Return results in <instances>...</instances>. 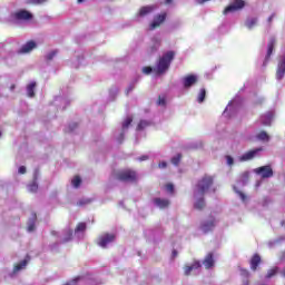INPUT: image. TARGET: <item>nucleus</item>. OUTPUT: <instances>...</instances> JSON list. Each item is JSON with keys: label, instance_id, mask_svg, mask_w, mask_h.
Wrapping results in <instances>:
<instances>
[{"label": "nucleus", "instance_id": "f257e3e1", "mask_svg": "<svg viewBox=\"0 0 285 285\" xmlns=\"http://www.w3.org/2000/svg\"><path fill=\"white\" fill-rule=\"evenodd\" d=\"M115 179H117L118 181L137 184L139 177L137 176V171L135 169L127 168V169L118 170L115 174Z\"/></svg>", "mask_w": 285, "mask_h": 285}, {"label": "nucleus", "instance_id": "f03ea898", "mask_svg": "<svg viewBox=\"0 0 285 285\" xmlns=\"http://www.w3.org/2000/svg\"><path fill=\"white\" fill-rule=\"evenodd\" d=\"M173 59H175V51H167L159 58L156 72L157 75H164L168 68H170V63H173Z\"/></svg>", "mask_w": 285, "mask_h": 285}, {"label": "nucleus", "instance_id": "7ed1b4c3", "mask_svg": "<svg viewBox=\"0 0 285 285\" xmlns=\"http://www.w3.org/2000/svg\"><path fill=\"white\" fill-rule=\"evenodd\" d=\"M215 184V178L213 176L205 175L202 179L198 180L196 185L197 195L204 197L206 193L210 191Z\"/></svg>", "mask_w": 285, "mask_h": 285}, {"label": "nucleus", "instance_id": "20e7f679", "mask_svg": "<svg viewBox=\"0 0 285 285\" xmlns=\"http://www.w3.org/2000/svg\"><path fill=\"white\" fill-rule=\"evenodd\" d=\"M246 2L244 0H234L224 9L223 14H229V12H238V10H244Z\"/></svg>", "mask_w": 285, "mask_h": 285}, {"label": "nucleus", "instance_id": "39448f33", "mask_svg": "<svg viewBox=\"0 0 285 285\" xmlns=\"http://www.w3.org/2000/svg\"><path fill=\"white\" fill-rule=\"evenodd\" d=\"M264 151V147H257L252 150H248L247 153L243 154L239 157V161H250L255 159V157H259V154Z\"/></svg>", "mask_w": 285, "mask_h": 285}, {"label": "nucleus", "instance_id": "423d86ee", "mask_svg": "<svg viewBox=\"0 0 285 285\" xmlns=\"http://www.w3.org/2000/svg\"><path fill=\"white\" fill-rule=\"evenodd\" d=\"M185 277H190L193 271L202 269V261L194 259L190 265H185L183 267Z\"/></svg>", "mask_w": 285, "mask_h": 285}, {"label": "nucleus", "instance_id": "0eeeda50", "mask_svg": "<svg viewBox=\"0 0 285 285\" xmlns=\"http://www.w3.org/2000/svg\"><path fill=\"white\" fill-rule=\"evenodd\" d=\"M256 175H261L262 179H269L273 177V167L271 165L258 167L254 170Z\"/></svg>", "mask_w": 285, "mask_h": 285}, {"label": "nucleus", "instance_id": "6e6552de", "mask_svg": "<svg viewBox=\"0 0 285 285\" xmlns=\"http://www.w3.org/2000/svg\"><path fill=\"white\" fill-rule=\"evenodd\" d=\"M215 226L216 219L214 216H210L208 220H204L200 224V230H203V233H213V230H215Z\"/></svg>", "mask_w": 285, "mask_h": 285}, {"label": "nucleus", "instance_id": "1a4fd4ad", "mask_svg": "<svg viewBox=\"0 0 285 285\" xmlns=\"http://www.w3.org/2000/svg\"><path fill=\"white\" fill-rule=\"evenodd\" d=\"M275 43H277V40H275V38H271L269 42L267 45V53H266L265 60L263 62V68H266V66H268V61H271V56L273 55V51L275 50Z\"/></svg>", "mask_w": 285, "mask_h": 285}, {"label": "nucleus", "instance_id": "9d476101", "mask_svg": "<svg viewBox=\"0 0 285 285\" xmlns=\"http://www.w3.org/2000/svg\"><path fill=\"white\" fill-rule=\"evenodd\" d=\"M115 239H116L115 234H105L102 236H99L98 246H100L101 248H106V246H108V244H112Z\"/></svg>", "mask_w": 285, "mask_h": 285}, {"label": "nucleus", "instance_id": "9b49d317", "mask_svg": "<svg viewBox=\"0 0 285 285\" xmlns=\"http://www.w3.org/2000/svg\"><path fill=\"white\" fill-rule=\"evenodd\" d=\"M203 266H205L206 271H210V268H215V254L209 252L205 258L203 259Z\"/></svg>", "mask_w": 285, "mask_h": 285}, {"label": "nucleus", "instance_id": "f8f14e48", "mask_svg": "<svg viewBox=\"0 0 285 285\" xmlns=\"http://www.w3.org/2000/svg\"><path fill=\"white\" fill-rule=\"evenodd\" d=\"M166 12L157 14L154 18V21L149 24V30H157V28H159V26H161V23H164V21H166Z\"/></svg>", "mask_w": 285, "mask_h": 285}, {"label": "nucleus", "instance_id": "ddd939ff", "mask_svg": "<svg viewBox=\"0 0 285 285\" xmlns=\"http://www.w3.org/2000/svg\"><path fill=\"white\" fill-rule=\"evenodd\" d=\"M284 77H285V56L279 59L277 69H276V79L278 81H282Z\"/></svg>", "mask_w": 285, "mask_h": 285}, {"label": "nucleus", "instance_id": "4468645a", "mask_svg": "<svg viewBox=\"0 0 285 285\" xmlns=\"http://www.w3.org/2000/svg\"><path fill=\"white\" fill-rule=\"evenodd\" d=\"M198 78L195 75H187L185 78H183V85L184 88L188 89V88H193V86H195V83H197Z\"/></svg>", "mask_w": 285, "mask_h": 285}, {"label": "nucleus", "instance_id": "2eb2a0df", "mask_svg": "<svg viewBox=\"0 0 285 285\" xmlns=\"http://www.w3.org/2000/svg\"><path fill=\"white\" fill-rule=\"evenodd\" d=\"M14 19L18 21H30V19H32V13L28 10H20L14 13Z\"/></svg>", "mask_w": 285, "mask_h": 285}, {"label": "nucleus", "instance_id": "dca6fc26", "mask_svg": "<svg viewBox=\"0 0 285 285\" xmlns=\"http://www.w3.org/2000/svg\"><path fill=\"white\" fill-rule=\"evenodd\" d=\"M259 264H262V256H259V254H254L249 261L250 271H257Z\"/></svg>", "mask_w": 285, "mask_h": 285}, {"label": "nucleus", "instance_id": "f3484780", "mask_svg": "<svg viewBox=\"0 0 285 285\" xmlns=\"http://www.w3.org/2000/svg\"><path fill=\"white\" fill-rule=\"evenodd\" d=\"M35 48H37V43L35 41L30 40L20 48L19 53L26 55L28 52H32V50H35Z\"/></svg>", "mask_w": 285, "mask_h": 285}, {"label": "nucleus", "instance_id": "a211bd4d", "mask_svg": "<svg viewBox=\"0 0 285 285\" xmlns=\"http://www.w3.org/2000/svg\"><path fill=\"white\" fill-rule=\"evenodd\" d=\"M153 203L155 204V206H157V208H160L161 210L170 206V200L166 198H154Z\"/></svg>", "mask_w": 285, "mask_h": 285}, {"label": "nucleus", "instance_id": "6ab92c4d", "mask_svg": "<svg viewBox=\"0 0 285 285\" xmlns=\"http://www.w3.org/2000/svg\"><path fill=\"white\" fill-rule=\"evenodd\" d=\"M155 11V6H145L139 9L138 17H147Z\"/></svg>", "mask_w": 285, "mask_h": 285}, {"label": "nucleus", "instance_id": "aec40b11", "mask_svg": "<svg viewBox=\"0 0 285 285\" xmlns=\"http://www.w3.org/2000/svg\"><path fill=\"white\" fill-rule=\"evenodd\" d=\"M273 112L268 111L267 114L261 116V122L263 124V126H271V122L273 121Z\"/></svg>", "mask_w": 285, "mask_h": 285}, {"label": "nucleus", "instance_id": "412c9836", "mask_svg": "<svg viewBox=\"0 0 285 285\" xmlns=\"http://www.w3.org/2000/svg\"><path fill=\"white\" fill-rule=\"evenodd\" d=\"M30 259V256H27L26 259L21 261L20 263L16 264L13 267V273H19V271H23L26 266H28V262Z\"/></svg>", "mask_w": 285, "mask_h": 285}, {"label": "nucleus", "instance_id": "4be33fe9", "mask_svg": "<svg viewBox=\"0 0 285 285\" xmlns=\"http://www.w3.org/2000/svg\"><path fill=\"white\" fill-rule=\"evenodd\" d=\"M256 139H258V141H271V136H268L265 130H262L256 135Z\"/></svg>", "mask_w": 285, "mask_h": 285}, {"label": "nucleus", "instance_id": "5701e85b", "mask_svg": "<svg viewBox=\"0 0 285 285\" xmlns=\"http://www.w3.org/2000/svg\"><path fill=\"white\" fill-rule=\"evenodd\" d=\"M148 126H153V121H150V120H140L136 130H145V128H148Z\"/></svg>", "mask_w": 285, "mask_h": 285}, {"label": "nucleus", "instance_id": "b1692460", "mask_svg": "<svg viewBox=\"0 0 285 285\" xmlns=\"http://www.w3.org/2000/svg\"><path fill=\"white\" fill-rule=\"evenodd\" d=\"M245 26L246 28H248L249 30L255 28V26H257V18H250V19H247L245 21Z\"/></svg>", "mask_w": 285, "mask_h": 285}, {"label": "nucleus", "instance_id": "393cba45", "mask_svg": "<svg viewBox=\"0 0 285 285\" xmlns=\"http://www.w3.org/2000/svg\"><path fill=\"white\" fill-rule=\"evenodd\" d=\"M35 88H37V82H31L27 87L28 97H35Z\"/></svg>", "mask_w": 285, "mask_h": 285}, {"label": "nucleus", "instance_id": "a878e982", "mask_svg": "<svg viewBox=\"0 0 285 285\" xmlns=\"http://www.w3.org/2000/svg\"><path fill=\"white\" fill-rule=\"evenodd\" d=\"M206 206V202L204 200V198H199L195 205L194 208H196V210H203V208Z\"/></svg>", "mask_w": 285, "mask_h": 285}, {"label": "nucleus", "instance_id": "bb28decb", "mask_svg": "<svg viewBox=\"0 0 285 285\" xmlns=\"http://www.w3.org/2000/svg\"><path fill=\"white\" fill-rule=\"evenodd\" d=\"M181 154H177L176 156H174L170 161L173 164V166H179V164H181Z\"/></svg>", "mask_w": 285, "mask_h": 285}, {"label": "nucleus", "instance_id": "cd10ccee", "mask_svg": "<svg viewBox=\"0 0 285 285\" xmlns=\"http://www.w3.org/2000/svg\"><path fill=\"white\" fill-rule=\"evenodd\" d=\"M205 99H206V90L203 88L198 94L197 101L198 104H204Z\"/></svg>", "mask_w": 285, "mask_h": 285}, {"label": "nucleus", "instance_id": "c85d7f7f", "mask_svg": "<svg viewBox=\"0 0 285 285\" xmlns=\"http://www.w3.org/2000/svg\"><path fill=\"white\" fill-rule=\"evenodd\" d=\"M71 184L73 188H79V186H81V177L75 176L73 179L71 180Z\"/></svg>", "mask_w": 285, "mask_h": 285}, {"label": "nucleus", "instance_id": "c756f323", "mask_svg": "<svg viewBox=\"0 0 285 285\" xmlns=\"http://www.w3.org/2000/svg\"><path fill=\"white\" fill-rule=\"evenodd\" d=\"M277 271H279V268H277V267H274V268L269 269L267 272L266 278L271 279V277H275V275H277Z\"/></svg>", "mask_w": 285, "mask_h": 285}, {"label": "nucleus", "instance_id": "7c9ffc66", "mask_svg": "<svg viewBox=\"0 0 285 285\" xmlns=\"http://www.w3.org/2000/svg\"><path fill=\"white\" fill-rule=\"evenodd\" d=\"M87 204H92V199L82 198V199L78 200L77 206H87Z\"/></svg>", "mask_w": 285, "mask_h": 285}, {"label": "nucleus", "instance_id": "2f4dec72", "mask_svg": "<svg viewBox=\"0 0 285 285\" xmlns=\"http://www.w3.org/2000/svg\"><path fill=\"white\" fill-rule=\"evenodd\" d=\"M87 226L86 223H78V225L76 226L75 232L76 233H83V230H86Z\"/></svg>", "mask_w": 285, "mask_h": 285}, {"label": "nucleus", "instance_id": "473e14b6", "mask_svg": "<svg viewBox=\"0 0 285 285\" xmlns=\"http://www.w3.org/2000/svg\"><path fill=\"white\" fill-rule=\"evenodd\" d=\"M130 124H132V117H127L122 122V129L126 130V128H129Z\"/></svg>", "mask_w": 285, "mask_h": 285}, {"label": "nucleus", "instance_id": "72a5a7b5", "mask_svg": "<svg viewBox=\"0 0 285 285\" xmlns=\"http://www.w3.org/2000/svg\"><path fill=\"white\" fill-rule=\"evenodd\" d=\"M240 276L248 279V277H250V272H248L246 268H240Z\"/></svg>", "mask_w": 285, "mask_h": 285}, {"label": "nucleus", "instance_id": "f704fd0d", "mask_svg": "<svg viewBox=\"0 0 285 285\" xmlns=\"http://www.w3.org/2000/svg\"><path fill=\"white\" fill-rule=\"evenodd\" d=\"M37 190H39V185H37V183L29 185V193H37Z\"/></svg>", "mask_w": 285, "mask_h": 285}, {"label": "nucleus", "instance_id": "c9c22d12", "mask_svg": "<svg viewBox=\"0 0 285 285\" xmlns=\"http://www.w3.org/2000/svg\"><path fill=\"white\" fill-rule=\"evenodd\" d=\"M48 0H28V3H32L33 6H39L41 3H46Z\"/></svg>", "mask_w": 285, "mask_h": 285}, {"label": "nucleus", "instance_id": "e433bc0d", "mask_svg": "<svg viewBox=\"0 0 285 285\" xmlns=\"http://www.w3.org/2000/svg\"><path fill=\"white\" fill-rule=\"evenodd\" d=\"M165 188H166L167 193H171V194L175 193V185H173L170 183L167 184Z\"/></svg>", "mask_w": 285, "mask_h": 285}, {"label": "nucleus", "instance_id": "4c0bfd02", "mask_svg": "<svg viewBox=\"0 0 285 285\" xmlns=\"http://www.w3.org/2000/svg\"><path fill=\"white\" fill-rule=\"evenodd\" d=\"M57 56V51H51L50 53L47 55V61H52L55 57Z\"/></svg>", "mask_w": 285, "mask_h": 285}, {"label": "nucleus", "instance_id": "58836bf2", "mask_svg": "<svg viewBox=\"0 0 285 285\" xmlns=\"http://www.w3.org/2000/svg\"><path fill=\"white\" fill-rule=\"evenodd\" d=\"M158 106H166V98L165 97H161V96L158 97Z\"/></svg>", "mask_w": 285, "mask_h": 285}, {"label": "nucleus", "instance_id": "ea45409f", "mask_svg": "<svg viewBox=\"0 0 285 285\" xmlns=\"http://www.w3.org/2000/svg\"><path fill=\"white\" fill-rule=\"evenodd\" d=\"M142 72H144L145 75H150V73L153 72V67H144V68H142Z\"/></svg>", "mask_w": 285, "mask_h": 285}, {"label": "nucleus", "instance_id": "a19ab883", "mask_svg": "<svg viewBox=\"0 0 285 285\" xmlns=\"http://www.w3.org/2000/svg\"><path fill=\"white\" fill-rule=\"evenodd\" d=\"M228 166H233L235 164V159L232 156H226Z\"/></svg>", "mask_w": 285, "mask_h": 285}, {"label": "nucleus", "instance_id": "79ce46f5", "mask_svg": "<svg viewBox=\"0 0 285 285\" xmlns=\"http://www.w3.org/2000/svg\"><path fill=\"white\" fill-rule=\"evenodd\" d=\"M36 226L35 223H30L27 227L28 233H32L35 230Z\"/></svg>", "mask_w": 285, "mask_h": 285}, {"label": "nucleus", "instance_id": "37998d69", "mask_svg": "<svg viewBox=\"0 0 285 285\" xmlns=\"http://www.w3.org/2000/svg\"><path fill=\"white\" fill-rule=\"evenodd\" d=\"M26 166H20L19 167V169H18V173L20 174V175H26Z\"/></svg>", "mask_w": 285, "mask_h": 285}, {"label": "nucleus", "instance_id": "c03bdc74", "mask_svg": "<svg viewBox=\"0 0 285 285\" xmlns=\"http://www.w3.org/2000/svg\"><path fill=\"white\" fill-rule=\"evenodd\" d=\"M148 159H149L148 155H144L138 158V161H148Z\"/></svg>", "mask_w": 285, "mask_h": 285}, {"label": "nucleus", "instance_id": "a18cd8bd", "mask_svg": "<svg viewBox=\"0 0 285 285\" xmlns=\"http://www.w3.org/2000/svg\"><path fill=\"white\" fill-rule=\"evenodd\" d=\"M158 167L159 168H168V163L161 161V163L158 164Z\"/></svg>", "mask_w": 285, "mask_h": 285}, {"label": "nucleus", "instance_id": "49530a36", "mask_svg": "<svg viewBox=\"0 0 285 285\" xmlns=\"http://www.w3.org/2000/svg\"><path fill=\"white\" fill-rule=\"evenodd\" d=\"M132 90H135V85H130V86L127 88V95H129L130 92H132Z\"/></svg>", "mask_w": 285, "mask_h": 285}, {"label": "nucleus", "instance_id": "de8ad7c7", "mask_svg": "<svg viewBox=\"0 0 285 285\" xmlns=\"http://www.w3.org/2000/svg\"><path fill=\"white\" fill-rule=\"evenodd\" d=\"M77 122H73L72 125H70L69 126V132H72V130L75 129V128H77Z\"/></svg>", "mask_w": 285, "mask_h": 285}, {"label": "nucleus", "instance_id": "09e8293b", "mask_svg": "<svg viewBox=\"0 0 285 285\" xmlns=\"http://www.w3.org/2000/svg\"><path fill=\"white\" fill-rule=\"evenodd\" d=\"M250 177V174L248 171H245L243 174V179H248Z\"/></svg>", "mask_w": 285, "mask_h": 285}, {"label": "nucleus", "instance_id": "8fccbe9b", "mask_svg": "<svg viewBox=\"0 0 285 285\" xmlns=\"http://www.w3.org/2000/svg\"><path fill=\"white\" fill-rule=\"evenodd\" d=\"M273 19H275V13H273V14L267 19L268 23H273Z\"/></svg>", "mask_w": 285, "mask_h": 285}, {"label": "nucleus", "instance_id": "3c124183", "mask_svg": "<svg viewBox=\"0 0 285 285\" xmlns=\"http://www.w3.org/2000/svg\"><path fill=\"white\" fill-rule=\"evenodd\" d=\"M177 255H178L177 249H174V250L171 252V257L175 259V257H177Z\"/></svg>", "mask_w": 285, "mask_h": 285}, {"label": "nucleus", "instance_id": "603ef678", "mask_svg": "<svg viewBox=\"0 0 285 285\" xmlns=\"http://www.w3.org/2000/svg\"><path fill=\"white\" fill-rule=\"evenodd\" d=\"M121 141H124V132L120 134L119 144H121Z\"/></svg>", "mask_w": 285, "mask_h": 285}, {"label": "nucleus", "instance_id": "864d4df0", "mask_svg": "<svg viewBox=\"0 0 285 285\" xmlns=\"http://www.w3.org/2000/svg\"><path fill=\"white\" fill-rule=\"evenodd\" d=\"M206 1H210V0H198V3H206Z\"/></svg>", "mask_w": 285, "mask_h": 285}, {"label": "nucleus", "instance_id": "5fc2aeb1", "mask_svg": "<svg viewBox=\"0 0 285 285\" xmlns=\"http://www.w3.org/2000/svg\"><path fill=\"white\" fill-rule=\"evenodd\" d=\"M151 52H157V47H151Z\"/></svg>", "mask_w": 285, "mask_h": 285}, {"label": "nucleus", "instance_id": "6e6d98bb", "mask_svg": "<svg viewBox=\"0 0 285 285\" xmlns=\"http://www.w3.org/2000/svg\"><path fill=\"white\" fill-rule=\"evenodd\" d=\"M165 3H173V0H165Z\"/></svg>", "mask_w": 285, "mask_h": 285}, {"label": "nucleus", "instance_id": "4d7b16f0", "mask_svg": "<svg viewBox=\"0 0 285 285\" xmlns=\"http://www.w3.org/2000/svg\"><path fill=\"white\" fill-rule=\"evenodd\" d=\"M86 0H77V3H83Z\"/></svg>", "mask_w": 285, "mask_h": 285}, {"label": "nucleus", "instance_id": "13d9d810", "mask_svg": "<svg viewBox=\"0 0 285 285\" xmlns=\"http://www.w3.org/2000/svg\"><path fill=\"white\" fill-rule=\"evenodd\" d=\"M11 90H14V85L11 86Z\"/></svg>", "mask_w": 285, "mask_h": 285}, {"label": "nucleus", "instance_id": "bf43d9fd", "mask_svg": "<svg viewBox=\"0 0 285 285\" xmlns=\"http://www.w3.org/2000/svg\"><path fill=\"white\" fill-rule=\"evenodd\" d=\"M240 197L244 199V197H246V196H244V194H240Z\"/></svg>", "mask_w": 285, "mask_h": 285}, {"label": "nucleus", "instance_id": "052dcab7", "mask_svg": "<svg viewBox=\"0 0 285 285\" xmlns=\"http://www.w3.org/2000/svg\"><path fill=\"white\" fill-rule=\"evenodd\" d=\"M35 219H37V214L33 215Z\"/></svg>", "mask_w": 285, "mask_h": 285}, {"label": "nucleus", "instance_id": "680f3d73", "mask_svg": "<svg viewBox=\"0 0 285 285\" xmlns=\"http://www.w3.org/2000/svg\"><path fill=\"white\" fill-rule=\"evenodd\" d=\"M69 236L72 237V232H70Z\"/></svg>", "mask_w": 285, "mask_h": 285}, {"label": "nucleus", "instance_id": "e2e57ef3", "mask_svg": "<svg viewBox=\"0 0 285 285\" xmlns=\"http://www.w3.org/2000/svg\"><path fill=\"white\" fill-rule=\"evenodd\" d=\"M65 242H68V239H65Z\"/></svg>", "mask_w": 285, "mask_h": 285}, {"label": "nucleus", "instance_id": "0e129e2a", "mask_svg": "<svg viewBox=\"0 0 285 285\" xmlns=\"http://www.w3.org/2000/svg\"><path fill=\"white\" fill-rule=\"evenodd\" d=\"M0 137H1V131H0Z\"/></svg>", "mask_w": 285, "mask_h": 285}]
</instances>
